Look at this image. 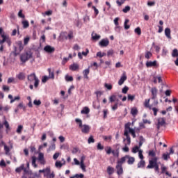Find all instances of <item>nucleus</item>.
<instances>
[{
    "label": "nucleus",
    "instance_id": "412c9836",
    "mask_svg": "<svg viewBox=\"0 0 178 178\" xmlns=\"http://www.w3.org/2000/svg\"><path fill=\"white\" fill-rule=\"evenodd\" d=\"M171 31L170 28H165V35L168 38V40H172V35H170Z\"/></svg>",
    "mask_w": 178,
    "mask_h": 178
},
{
    "label": "nucleus",
    "instance_id": "ddd939ff",
    "mask_svg": "<svg viewBox=\"0 0 178 178\" xmlns=\"http://www.w3.org/2000/svg\"><path fill=\"white\" fill-rule=\"evenodd\" d=\"M99 45L102 47H108L109 45V40L108 39H102L99 42Z\"/></svg>",
    "mask_w": 178,
    "mask_h": 178
},
{
    "label": "nucleus",
    "instance_id": "7ed1b4c3",
    "mask_svg": "<svg viewBox=\"0 0 178 178\" xmlns=\"http://www.w3.org/2000/svg\"><path fill=\"white\" fill-rule=\"evenodd\" d=\"M1 37L2 38V40H1V51H3V46L2 45V44L6 42L8 47H10V45H12V39L10 38V37H9V35L2 33Z\"/></svg>",
    "mask_w": 178,
    "mask_h": 178
},
{
    "label": "nucleus",
    "instance_id": "f03ea898",
    "mask_svg": "<svg viewBox=\"0 0 178 178\" xmlns=\"http://www.w3.org/2000/svg\"><path fill=\"white\" fill-rule=\"evenodd\" d=\"M13 51L12 54H13L14 56H17V55H20V53L23 49H24V46L23 45V42L22 40H18L15 42V44L13 46Z\"/></svg>",
    "mask_w": 178,
    "mask_h": 178
},
{
    "label": "nucleus",
    "instance_id": "09e8293b",
    "mask_svg": "<svg viewBox=\"0 0 178 178\" xmlns=\"http://www.w3.org/2000/svg\"><path fill=\"white\" fill-rule=\"evenodd\" d=\"M19 17H21L22 19H24L26 16L23 14V10H20L18 13Z\"/></svg>",
    "mask_w": 178,
    "mask_h": 178
},
{
    "label": "nucleus",
    "instance_id": "2f4dec72",
    "mask_svg": "<svg viewBox=\"0 0 178 178\" xmlns=\"http://www.w3.org/2000/svg\"><path fill=\"white\" fill-rule=\"evenodd\" d=\"M172 58H178V50H177V49H174L172 50Z\"/></svg>",
    "mask_w": 178,
    "mask_h": 178
},
{
    "label": "nucleus",
    "instance_id": "e433bc0d",
    "mask_svg": "<svg viewBox=\"0 0 178 178\" xmlns=\"http://www.w3.org/2000/svg\"><path fill=\"white\" fill-rule=\"evenodd\" d=\"M17 79L19 80H24V79H26V76L24 75V74L23 72H20L18 75H17Z\"/></svg>",
    "mask_w": 178,
    "mask_h": 178
},
{
    "label": "nucleus",
    "instance_id": "72a5a7b5",
    "mask_svg": "<svg viewBox=\"0 0 178 178\" xmlns=\"http://www.w3.org/2000/svg\"><path fill=\"white\" fill-rule=\"evenodd\" d=\"M50 168L51 167H47V168H44L43 170H40L39 173H44V175H45V173H49Z\"/></svg>",
    "mask_w": 178,
    "mask_h": 178
},
{
    "label": "nucleus",
    "instance_id": "393cba45",
    "mask_svg": "<svg viewBox=\"0 0 178 178\" xmlns=\"http://www.w3.org/2000/svg\"><path fill=\"white\" fill-rule=\"evenodd\" d=\"M83 74L84 79H87V80H88V75L90 74V67L84 70L83 71Z\"/></svg>",
    "mask_w": 178,
    "mask_h": 178
},
{
    "label": "nucleus",
    "instance_id": "f257e3e1",
    "mask_svg": "<svg viewBox=\"0 0 178 178\" xmlns=\"http://www.w3.org/2000/svg\"><path fill=\"white\" fill-rule=\"evenodd\" d=\"M149 156L152 158L149 160V164L146 169H154V172L159 173V165H158V157L156 156V153L154 150H149L148 153Z\"/></svg>",
    "mask_w": 178,
    "mask_h": 178
},
{
    "label": "nucleus",
    "instance_id": "a19ab883",
    "mask_svg": "<svg viewBox=\"0 0 178 178\" xmlns=\"http://www.w3.org/2000/svg\"><path fill=\"white\" fill-rule=\"evenodd\" d=\"M152 56V53H151V51H146L145 54V58L146 59H150Z\"/></svg>",
    "mask_w": 178,
    "mask_h": 178
},
{
    "label": "nucleus",
    "instance_id": "c03bdc74",
    "mask_svg": "<svg viewBox=\"0 0 178 178\" xmlns=\"http://www.w3.org/2000/svg\"><path fill=\"white\" fill-rule=\"evenodd\" d=\"M88 144L94 143H95V140L94 139V136H90L89 138L88 139Z\"/></svg>",
    "mask_w": 178,
    "mask_h": 178
},
{
    "label": "nucleus",
    "instance_id": "6e6d98bb",
    "mask_svg": "<svg viewBox=\"0 0 178 178\" xmlns=\"http://www.w3.org/2000/svg\"><path fill=\"white\" fill-rule=\"evenodd\" d=\"M97 149H99V151H102V149H104V145H102L101 144V143H97Z\"/></svg>",
    "mask_w": 178,
    "mask_h": 178
},
{
    "label": "nucleus",
    "instance_id": "3c124183",
    "mask_svg": "<svg viewBox=\"0 0 178 178\" xmlns=\"http://www.w3.org/2000/svg\"><path fill=\"white\" fill-rule=\"evenodd\" d=\"M135 33L138 34V35H141V29L140 27H137L135 29Z\"/></svg>",
    "mask_w": 178,
    "mask_h": 178
},
{
    "label": "nucleus",
    "instance_id": "aec40b11",
    "mask_svg": "<svg viewBox=\"0 0 178 178\" xmlns=\"http://www.w3.org/2000/svg\"><path fill=\"white\" fill-rule=\"evenodd\" d=\"M146 66L147 67H155L156 66V60L146 62Z\"/></svg>",
    "mask_w": 178,
    "mask_h": 178
},
{
    "label": "nucleus",
    "instance_id": "f704fd0d",
    "mask_svg": "<svg viewBox=\"0 0 178 178\" xmlns=\"http://www.w3.org/2000/svg\"><path fill=\"white\" fill-rule=\"evenodd\" d=\"M131 113L133 116H136L138 113V110L136 108H132L131 110Z\"/></svg>",
    "mask_w": 178,
    "mask_h": 178
},
{
    "label": "nucleus",
    "instance_id": "a18cd8bd",
    "mask_svg": "<svg viewBox=\"0 0 178 178\" xmlns=\"http://www.w3.org/2000/svg\"><path fill=\"white\" fill-rule=\"evenodd\" d=\"M76 123H78L79 128L83 127V121L79 118L75 119Z\"/></svg>",
    "mask_w": 178,
    "mask_h": 178
},
{
    "label": "nucleus",
    "instance_id": "bb28decb",
    "mask_svg": "<svg viewBox=\"0 0 178 178\" xmlns=\"http://www.w3.org/2000/svg\"><path fill=\"white\" fill-rule=\"evenodd\" d=\"M79 69V64L74 63L70 66V70L76 72Z\"/></svg>",
    "mask_w": 178,
    "mask_h": 178
},
{
    "label": "nucleus",
    "instance_id": "7c9ffc66",
    "mask_svg": "<svg viewBox=\"0 0 178 178\" xmlns=\"http://www.w3.org/2000/svg\"><path fill=\"white\" fill-rule=\"evenodd\" d=\"M48 72H49V79H55V74H54V72H51V68H48Z\"/></svg>",
    "mask_w": 178,
    "mask_h": 178
},
{
    "label": "nucleus",
    "instance_id": "5fc2aeb1",
    "mask_svg": "<svg viewBox=\"0 0 178 178\" xmlns=\"http://www.w3.org/2000/svg\"><path fill=\"white\" fill-rule=\"evenodd\" d=\"M22 130H23V125H19L17 129V133H18V134H20L22 133Z\"/></svg>",
    "mask_w": 178,
    "mask_h": 178
},
{
    "label": "nucleus",
    "instance_id": "603ef678",
    "mask_svg": "<svg viewBox=\"0 0 178 178\" xmlns=\"http://www.w3.org/2000/svg\"><path fill=\"white\" fill-rule=\"evenodd\" d=\"M104 87L106 88H107V90H112V88H113L112 84H109V83H105Z\"/></svg>",
    "mask_w": 178,
    "mask_h": 178
},
{
    "label": "nucleus",
    "instance_id": "0eeeda50",
    "mask_svg": "<svg viewBox=\"0 0 178 178\" xmlns=\"http://www.w3.org/2000/svg\"><path fill=\"white\" fill-rule=\"evenodd\" d=\"M3 122L1 124V127H4L6 128V131L8 134V133H9V131H10V126L9 125V122H8V120H6V118L5 117H3Z\"/></svg>",
    "mask_w": 178,
    "mask_h": 178
},
{
    "label": "nucleus",
    "instance_id": "69168bd1",
    "mask_svg": "<svg viewBox=\"0 0 178 178\" xmlns=\"http://www.w3.org/2000/svg\"><path fill=\"white\" fill-rule=\"evenodd\" d=\"M33 104H34V105L39 106V105H41V101L40 100H34Z\"/></svg>",
    "mask_w": 178,
    "mask_h": 178
},
{
    "label": "nucleus",
    "instance_id": "9d476101",
    "mask_svg": "<svg viewBox=\"0 0 178 178\" xmlns=\"http://www.w3.org/2000/svg\"><path fill=\"white\" fill-rule=\"evenodd\" d=\"M38 160L39 161L40 165H45V163H47V161H45V159L44 158L43 153H39Z\"/></svg>",
    "mask_w": 178,
    "mask_h": 178
},
{
    "label": "nucleus",
    "instance_id": "6e6552de",
    "mask_svg": "<svg viewBox=\"0 0 178 178\" xmlns=\"http://www.w3.org/2000/svg\"><path fill=\"white\" fill-rule=\"evenodd\" d=\"M166 124V120L163 118H159L158 119L157 123V129L159 130L161 129V126H165Z\"/></svg>",
    "mask_w": 178,
    "mask_h": 178
},
{
    "label": "nucleus",
    "instance_id": "4be33fe9",
    "mask_svg": "<svg viewBox=\"0 0 178 178\" xmlns=\"http://www.w3.org/2000/svg\"><path fill=\"white\" fill-rule=\"evenodd\" d=\"M9 99H10V104H13L15 101H19L20 99V96H17L13 98V96L12 95H8Z\"/></svg>",
    "mask_w": 178,
    "mask_h": 178
},
{
    "label": "nucleus",
    "instance_id": "58836bf2",
    "mask_svg": "<svg viewBox=\"0 0 178 178\" xmlns=\"http://www.w3.org/2000/svg\"><path fill=\"white\" fill-rule=\"evenodd\" d=\"M140 151V147L138 146H135L132 148V152L133 154H137V152H139Z\"/></svg>",
    "mask_w": 178,
    "mask_h": 178
},
{
    "label": "nucleus",
    "instance_id": "4d7b16f0",
    "mask_svg": "<svg viewBox=\"0 0 178 178\" xmlns=\"http://www.w3.org/2000/svg\"><path fill=\"white\" fill-rule=\"evenodd\" d=\"M127 91H129V87L124 86L122 90V94H127Z\"/></svg>",
    "mask_w": 178,
    "mask_h": 178
},
{
    "label": "nucleus",
    "instance_id": "c9c22d12",
    "mask_svg": "<svg viewBox=\"0 0 178 178\" xmlns=\"http://www.w3.org/2000/svg\"><path fill=\"white\" fill-rule=\"evenodd\" d=\"M32 165L34 168H37V164L35 163V162L37 161V157H35V156H33L32 157Z\"/></svg>",
    "mask_w": 178,
    "mask_h": 178
},
{
    "label": "nucleus",
    "instance_id": "bf43d9fd",
    "mask_svg": "<svg viewBox=\"0 0 178 178\" xmlns=\"http://www.w3.org/2000/svg\"><path fill=\"white\" fill-rule=\"evenodd\" d=\"M65 80L66 81H73V76H65Z\"/></svg>",
    "mask_w": 178,
    "mask_h": 178
},
{
    "label": "nucleus",
    "instance_id": "13d9d810",
    "mask_svg": "<svg viewBox=\"0 0 178 178\" xmlns=\"http://www.w3.org/2000/svg\"><path fill=\"white\" fill-rule=\"evenodd\" d=\"M116 99V95H111L109 97L110 102H115V100Z\"/></svg>",
    "mask_w": 178,
    "mask_h": 178
},
{
    "label": "nucleus",
    "instance_id": "423d86ee",
    "mask_svg": "<svg viewBox=\"0 0 178 178\" xmlns=\"http://www.w3.org/2000/svg\"><path fill=\"white\" fill-rule=\"evenodd\" d=\"M130 126H131V122H127V124H125L124 130L129 131V133L131 134L133 138H136V130L131 129Z\"/></svg>",
    "mask_w": 178,
    "mask_h": 178
},
{
    "label": "nucleus",
    "instance_id": "dca6fc26",
    "mask_svg": "<svg viewBox=\"0 0 178 178\" xmlns=\"http://www.w3.org/2000/svg\"><path fill=\"white\" fill-rule=\"evenodd\" d=\"M151 101V99H145V102L143 103V105L145 106V108H147V109H149V111H151V109H152V106L149 105V102Z\"/></svg>",
    "mask_w": 178,
    "mask_h": 178
},
{
    "label": "nucleus",
    "instance_id": "338daca9",
    "mask_svg": "<svg viewBox=\"0 0 178 178\" xmlns=\"http://www.w3.org/2000/svg\"><path fill=\"white\" fill-rule=\"evenodd\" d=\"M74 177L75 178H83V177H84V175H83V174H76L75 175H74Z\"/></svg>",
    "mask_w": 178,
    "mask_h": 178
},
{
    "label": "nucleus",
    "instance_id": "a878e982",
    "mask_svg": "<svg viewBox=\"0 0 178 178\" xmlns=\"http://www.w3.org/2000/svg\"><path fill=\"white\" fill-rule=\"evenodd\" d=\"M81 113L82 115H88L90 113V108L87 106L84 107L81 111Z\"/></svg>",
    "mask_w": 178,
    "mask_h": 178
},
{
    "label": "nucleus",
    "instance_id": "f3484780",
    "mask_svg": "<svg viewBox=\"0 0 178 178\" xmlns=\"http://www.w3.org/2000/svg\"><path fill=\"white\" fill-rule=\"evenodd\" d=\"M115 168L117 170V175L120 176V175H123V165H116Z\"/></svg>",
    "mask_w": 178,
    "mask_h": 178
},
{
    "label": "nucleus",
    "instance_id": "5701e85b",
    "mask_svg": "<svg viewBox=\"0 0 178 178\" xmlns=\"http://www.w3.org/2000/svg\"><path fill=\"white\" fill-rule=\"evenodd\" d=\"M1 144L4 147V151L6 152V155H9V152H10V149L9 148V147H8V145H6V144H5L2 141L1 142Z\"/></svg>",
    "mask_w": 178,
    "mask_h": 178
},
{
    "label": "nucleus",
    "instance_id": "cd10ccee",
    "mask_svg": "<svg viewBox=\"0 0 178 178\" xmlns=\"http://www.w3.org/2000/svg\"><path fill=\"white\" fill-rule=\"evenodd\" d=\"M22 24L23 26V29H29L30 24L29 23V21L24 20L22 22Z\"/></svg>",
    "mask_w": 178,
    "mask_h": 178
},
{
    "label": "nucleus",
    "instance_id": "37998d69",
    "mask_svg": "<svg viewBox=\"0 0 178 178\" xmlns=\"http://www.w3.org/2000/svg\"><path fill=\"white\" fill-rule=\"evenodd\" d=\"M97 56L98 58H104V56H106V53H102L101 51H99L97 53Z\"/></svg>",
    "mask_w": 178,
    "mask_h": 178
},
{
    "label": "nucleus",
    "instance_id": "c756f323",
    "mask_svg": "<svg viewBox=\"0 0 178 178\" xmlns=\"http://www.w3.org/2000/svg\"><path fill=\"white\" fill-rule=\"evenodd\" d=\"M22 170H26V169H24V164L21 165L20 167H18L15 169V172L17 173H20Z\"/></svg>",
    "mask_w": 178,
    "mask_h": 178
},
{
    "label": "nucleus",
    "instance_id": "e2e57ef3",
    "mask_svg": "<svg viewBox=\"0 0 178 178\" xmlns=\"http://www.w3.org/2000/svg\"><path fill=\"white\" fill-rule=\"evenodd\" d=\"M152 110L154 112V115L156 116V115H158V111H159L158 108L153 107V108H152Z\"/></svg>",
    "mask_w": 178,
    "mask_h": 178
},
{
    "label": "nucleus",
    "instance_id": "39448f33",
    "mask_svg": "<svg viewBox=\"0 0 178 178\" xmlns=\"http://www.w3.org/2000/svg\"><path fill=\"white\" fill-rule=\"evenodd\" d=\"M33 80L35 81L34 87L35 88H37L40 84V79H38V78L35 75V73H32L28 75V81H29L30 83H33Z\"/></svg>",
    "mask_w": 178,
    "mask_h": 178
},
{
    "label": "nucleus",
    "instance_id": "ea45409f",
    "mask_svg": "<svg viewBox=\"0 0 178 178\" xmlns=\"http://www.w3.org/2000/svg\"><path fill=\"white\" fill-rule=\"evenodd\" d=\"M145 166V161L144 160H141L138 163V168H144Z\"/></svg>",
    "mask_w": 178,
    "mask_h": 178
},
{
    "label": "nucleus",
    "instance_id": "473e14b6",
    "mask_svg": "<svg viewBox=\"0 0 178 178\" xmlns=\"http://www.w3.org/2000/svg\"><path fill=\"white\" fill-rule=\"evenodd\" d=\"M92 40H95V41H97V40H99V38H101V35L97 33H92Z\"/></svg>",
    "mask_w": 178,
    "mask_h": 178
},
{
    "label": "nucleus",
    "instance_id": "864d4df0",
    "mask_svg": "<svg viewBox=\"0 0 178 178\" xmlns=\"http://www.w3.org/2000/svg\"><path fill=\"white\" fill-rule=\"evenodd\" d=\"M138 156H139L140 159H141V161H143V159H144V155H143V150L142 149L139 150Z\"/></svg>",
    "mask_w": 178,
    "mask_h": 178
},
{
    "label": "nucleus",
    "instance_id": "a211bd4d",
    "mask_svg": "<svg viewBox=\"0 0 178 178\" xmlns=\"http://www.w3.org/2000/svg\"><path fill=\"white\" fill-rule=\"evenodd\" d=\"M127 80V76H126V74H123L120 80L118 81V85L122 86Z\"/></svg>",
    "mask_w": 178,
    "mask_h": 178
},
{
    "label": "nucleus",
    "instance_id": "6ab92c4d",
    "mask_svg": "<svg viewBox=\"0 0 178 178\" xmlns=\"http://www.w3.org/2000/svg\"><path fill=\"white\" fill-rule=\"evenodd\" d=\"M44 177H46V178H55V173L54 172H52L51 173V168H49V172L44 173Z\"/></svg>",
    "mask_w": 178,
    "mask_h": 178
},
{
    "label": "nucleus",
    "instance_id": "1a4fd4ad",
    "mask_svg": "<svg viewBox=\"0 0 178 178\" xmlns=\"http://www.w3.org/2000/svg\"><path fill=\"white\" fill-rule=\"evenodd\" d=\"M124 136L127 138L126 139H124V141L127 140V145H130V144H131V138H130V135H129V131L124 130Z\"/></svg>",
    "mask_w": 178,
    "mask_h": 178
},
{
    "label": "nucleus",
    "instance_id": "2eb2a0df",
    "mask_svg": "<svg viewBox=\"0 0 178 178\" xmlns=\"http://www.w3.org/2000/svg\"><path fill=\"white\" fill-rule=\"evenodd\" d=\"M152 92V99H156V97L158 95V89L156 88H152L151 89Z\"/></svg>",
    "mask_w": 178,
    "mask_h": 178
},
{
    "label": "nucleus",
    "instance_id": "774afa93",
    "mask_svg": "<svg viewBox=\"0 0 178 178\" xmlns=\"http://www.w3.org/2000/svg\"><path fill=\"white\" fill-rule=\"evenodd\" d=\"M166 170H168V168L162 165L161 166V173H165L166 172Z\"/></svg>",
    "mask_w": 178,
    "mask_h": 178
},
{
    "label": "nucleus",
    "instance_id": "680f3d73",
    "mask_svg": "<svg viewBox=\"0 0 178 178\" xmlns=\"http://www.w3.org/2000/svg\"><path fill=\"white\" fill-rule=\"evenodd\" d=\"M55 165L56 168H62L63 164H62V162L60 161H56L55 163Z\"/></svg>",
    "mask_w": 178,
    "mask_h": 178
},
{
    "label": "nucleus",
    "instance_id": "f8f14e48",
    "mask_svg": "<svg viewBox=\"0 0 178 178\" xmlns=\"http://www.w3.org/2000/svg\"><path fill=\"white\" fill-rule=\"evenodd\" d=\"M44 51H45V52H47V54H52L55 52V48L52 47L50 45H47L44 47Z\"/></svg>",
    "mask_w": 178,
    "mask_h": 178
},
{
    "label": "nucleus",
    "instance_id": "de8ad7c7",
    "mask_svg": "<svg viewBox=\"0 0 178 178\" xmlns=\"http://www.w3.org/2000/svg\"><path fill=\"white\" fill-rule=\"evenodd\" d=\"M135 99L136 95H128V101H131V102H133V101H134Z\"/></svg>",
    "mask_w": 178,
    "mask_h": 178
},
{
    "label": "nucleus",
    "instance_id": "20e7f679",
    "mask_svg": "<svg viewBox=\"0 0 178 178\" xmlns=\"http://www.w3.org/2000/svg\"><path fill=\"white\" fill-rule=\"evenodd\" d=\"M32 58L33 53L31 51H27L20 56V60L22 62V63H26L29 59H31Z\"/></svg>",
    "mask_w": 178,
    "mask_h": 178
},
{
    "label": "nucleus",
    "instance_id": "49530a36",
    "mask_svg": "<svg viewBox=\"0 0 178 178\" xmlns=\"http://www.w3.org/2000/svg\"><path fill=\"white\" fill-rule=\"evenodd\" d=\"M129 19H126L124 24V27L125 30H129V29H130V25H127V23H129Z\"/></svg>",
    "mask_w": 178,
    "mask_h": 178
},
{
    "label": "nucleus",
    "instance_id": "8fccbe9b",
    "mask_svg": "<svg viewBox=\"0 0 178 178\" xmlns=\"http://www.w3.org/2000/svg\"><path fill=\"white\" fill-rule=\"evenodd\" d=\"M92 9H93V10L95 12V15L98 16L99 11L97 9V8L95 6H92Z\"/></svg>",
    "mask_w": 178,
    "mask_h": 178
},
{
    "label": "nucleus",
    "instance_id": "0e129e2a",
    "mask_svg": "<svg viewBox=\"0 0 178 178\" xmlns=\"http://www.w3.org/2000/svg\"><path fill=\"white\" fill-rule=\"evenodd\" d=\"M49 78L47 76H44L42 79V83H45L46 81H48Z\"/></svg>",
    "mask_w": 178,
    "mask_h": 178
},
{
    "label": "nucleus",
    "instance_id": "4468645a",
    "mask_svg": "<svg viewBox=\"0 0 178 178\" xmlns=\"http://www.w3.org/2000/svg\"><path fill=\"white\" fill-rule=\"evenodd\" d=\"M80 129H81L82 133H84V134H88L90 133V126L84 124L83 125Z\"/></svg>",
    "mask_w": 178,
    "mask_h": 178
},
{
    "label": "nucleus",
    "instance_id": "b1692460",
    "mask_svg": "<svg viewBox=\"0 0 178 178\" xmlns=\"http://www.w3.org/2000/svg\"><path fill=\"white\" fill-rule=\"evenodd\" d=\"M124 162H126V156L118 160L117 165H119L120 166H123V163H124Z\"/></svg>",
    "mask_w": 178,
    "mask_h": 178
},
{
    "label": "nucleus",
    "instance_id": "c85d7f7f",
    "mask_svg": "<svg viewBox=\"0 0 178 178\" xmlns=\"http://www.w3.org/2000/svg\"><path fill=\"white\" fill-rule=\"evenodd\" d=\"M107 173L108 175H113V173H115V168H113V167L108 166L107 168Z\"/></svg>",
    "mask_w": 178,
    "mask_h": 178
},
{
    "label": "nucleus",
    "instance_id": "9b49d317",
    "mask_svg": "<svg viewBox=\"0 0 178 178\" xmlns=\"http://www.w3.org/2000/svg\"><path fill=\"white\" fill-rule=\"evenodd\" d=\"M127 160L128 165H133L136 162V159L134 157L130 156V155H125V161Z\"/></svg>",
    "mask_w": 178,
    "mask_h": 178
},
{
    "label": "nucleus",
    "instance_id": "79ce46f5",
    "mask_svg": "<svg viewBox=\"0 0 178 178\" xmlns=\"http://www.w3.org/2000/svg\"><path fill=\"white\" fill-rule=\"evenodd\" d=\"M130 9H131V8L130 7V6H127L124 7V8L122 10V12L124 13H127L128 12H130Z\"/></svg>",
    "mask_w": 178,
    "mask_h": 178
},
{
    "label": "nucleus",
    "instance_id": "4c0bfd02",
    "mask_svg": "<svg viewBox=\"0 0 178 178\" xmlns=\"http://www.w3.org/2000/svg\"><path fill=\"white\" fill-rule=\"evenodd\" d=\"M56 146L54 143H51L49 147L48 151H55Z\"/></svg>",
    "mask_w": 178,
    "mask_h": 178
},
{
    "label": "nucleus",
    "instance_id": "052dcab7",
    "mask_svg": "<svg viewBox=\"0 0 178 178\" xmlns=\"http://www.w3.org/2000/svg\"><path fill=\"white\" fill-rule=\"evenodd\" d=\"M9 90H10V88H9V86H6V85H3V91H6L7 92H8Z\"/></svg>",
    "mask_w": 178,
    "mask_h": 178
}]
</instances>
